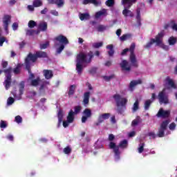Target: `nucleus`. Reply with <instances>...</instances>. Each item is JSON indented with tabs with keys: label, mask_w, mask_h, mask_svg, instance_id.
Instances as JSON below:
<instances>
[{
	"label": "nucleus",
	"mask_w": 177,
	"mask_h": 177,
	"mask_svg": "<svg viewBox=\"0 0 177 177\" xmlns=\"http://www.w3.org/2000/svg\"><path fill=\"white\" fill-rule=\"evenodd\" d=\"M95 57V55L93 54V51L90 50L87 54L85 53H80L76 57V71L79 75L82 74V71H84L83 63H86L89 64L92 63V59Z\"/></svg>",
	"instance_id": "1"
},
{
	"label": "nucleus",
	"mask_w": 177,
	"mask_h": 177,
	"mask_svg": "<svg viewBox=\"0 0 177 177\" xmlns=\"http://www.w3.org/2000/svg\"><path fill=\"white\" fill-rule=\"evenodd\" d=\"M118 107L117 112L118 114H123L124 110L127 109V103H128V99L122 97L120 94H115L113 95Z\"/></svg>",
	"instance_id": "2"
},
{
	"label": "nucleus",
	"mask_w": 177,
	"mask_h": 177,
	"mask_svg": "<svg viewBox=\"0 0 177 177\" xmlns=\"http://www.w3.org/2000/svg\"><path fill=\"white\" fill-rule=\"evenodd\" d=\"M127 147H128V140H123L120 141L118 145H117L114 142H110L109 144V149H111V150H113L115 157L118 160H120V156L121 154V152L120 151V147L121 149H127Z\"/></svg>",
	"instance_id": "3"
},
{
	"label": "nucleus",
	"mask_w": 177,
	"mask_h": 177,
	"mask_svg": "<svg viewBox=\"0 0 177 177\" xmlns=\"http://www.w3.org/2000/svg\"><path fill=\"white\" fill-rule=\"evenodd\" d=\"M135 43H132L129 48H124L122 51L121 55L125 56L128 52H130L129 60L133 67H136L137 68V67H139V64H138V60L136 59V55H135Z\"/></svg>",
	"instance_id": "4"
},
{
	"label": "nucleus",
	"mask_w": 177,
	"mask_h": 177,
	"mask_svg": "<svg viewBox=\"0 0 177 177\" xmlns=\"http://www.w3.org/2000/svg\"><path fill=\"white\" fill-rule=\"evenodd\" d=\"M165 35V31L164 30H161L160 32H159L155 37V39H151L150 41L148 42L145 47L146 48V49H149L151 48V46L153 45V44H156V46H160V45L162 44V41Z\"/></svg>",
	"instance_id": "5"
},
{
	"label": "nucleus",
	"mask_w": 177,
	"mask_h": 177,
	"mask_svg": "<svg viewBox=\"0 0 177 177\" xmlns=\"http://www.w3.org/2000/svg\"><path fill=\"white\" fill-rule=\"evenodd\" d=\"M137 1L138 0H122V5H123L124 6H125V5H127V7L124 8L122 11V15L124 17H128V16H129L130 17H133V12L128 9H130L133 3H136Z\"/></svg>",
	"instance_id": "6"
},
{
	"label": "nucleus",
	"mask_w": 177,
	"mask_h": 177,
	"mask_svg": "<svg viewBox=\"0 0 177 177\" xmlns=\"http://www.w3.org/2000/svg\"><path fill=\"white\" fill-rule=\"evenodd\" d=\"M13 68L12 67H9L7 69H4V74L6 76V79L4 80L5 88L6 91L10 88L12 85V71Z\"/></svg>",
	"instance_id": "7"
},
{
	"label": "nucleus",
	"mask_w": 177,
	"mask_h": 177,
	"mask_svg": "<svg viewBox=\"0 0 177 177\" xmlns=\"http://www.w3.org/2000/svg\"><path fill=\"white\" fill-rule=\"evenodd\" d=\"M169 124V120H165L161 122L159 128L158 129V138H164V136H165V131H167V128H168Z\"/></svg>",
	"instance_id": "8"
},
{
	"label": "nucleus",
	"mask_w": 177,
	"mask_h": 177,
	"mask_svg": "<svg viewBox=\"0 0 177 177\" xmlns=\"http://www.w3.org/2000/svg\"><path fill=\"white\" fill-rule=\"evenodd\" d=\"M158 99L159 100V103L160 104H169V100L168 99V95L165 93V91L162 90V91L159 92L158 95Z\"/></svg>",
	"instance_id": "9"
},
{
	"label": "nucleus",
	"mask_w": 177,
	"mask_h": 177,
	"mask_svg": "<svg viewBox=\"0 0 177 177\" xmlns=\"http://www.w3.org/2000/svg\"><path fill=\"white\" fill-rule=\"evenodd\" d=\"M37 60H38V58L37 57L36 53L35 54L29 53L27 57L25 59L26 67H30V62H31L32 63H35Z\"/></svg>",
	"instance_id": "10"
},
{
	"label": "nucleus",
	"mask_w": 177,
	"mask_h": 177,
	"mask_svg": "<svg viewBox=\"0 0 177 177\" xmlns=\"http://www.w3.org/2000/svg\"><path fill=\"white\" fill-rule=\"evenodd\" d=\"M169 115H171V111H164V109L162 108H160L156 114L158 118H169Z\"/></svg>",
	"instance_id": "11"
},
{
	"label": "nucleus",
	"mask_w": 177,
	"mask_h": 177,
	"mask_svg": "<svg viewBox=\"0 0 177 177\" xmlns=\"http://www.w3.org/2000/svg\"><path fill=\"white\" fill-rule=\"evenodd\" d=\"M83 116L82 117V122L85 124L88 118H91L92 117V111L90 109H85L83 111Z\"/></svg>",
	"instance_id": "12"
},
{
	"label": "nucleus",
	"mask_w": 177,
	"mask_h": 177,
	"mask_svg": "<svg viewBox=\"0 0 177 177\" xmlns=\"http://www.w3.org/2000/svg\"><path fill=\"white\" fill-rule=\"evenodd\" d=\"M12 20V17L9 15H5L3 17V26L4 27V30L8 31L9 30V23Z\"/></svg>",
	"instance_id": "13"
},
{
	"label": "nucleus",
	"mask_w": 177,
	"mask_h": 177,
	"mask_svg": "<svg viewBox=\"0 0 177 177\" xmlns=\"http://www.w3.org/2000/svg\"><path fill=\"white\" fill-rule=\"evenodd\" d=\"M111 115V114H110L109 113L100 115L98 117V119H97V122L95 123V125L97 127H99V125H100V124H102V122H104V120H109V118H110Z\"/></svg>",
	"instance_id": "14"
},
{
	"label": "nucleus",
	"mask_w": 177,
	"mask_h": 177,
	"mask_svg": "<svg viewBox=\"0 0 177 177\" xmlns=\"http://www.w3.org/2000/svg\"><path fill=\"white\" fill-rule=\"evenodd\" d=\"M55 41L59 42L61 45H68L69 44L68 39L63 35H59L55 38Z\"/></svg>",
	"instance_id": "15"
},
{
	"label": "nucleus",
	"mask_w": 177,
	"mask_h": 177,
	"mask_svg": "<svg viewBox=\"0 0 177 177\" xmlns=\"http://www.w3.org/2000/svg\"><path fill=\"white\" fill-rule=\"evenodd\" d=\"M120 67L122 71H131V66H129V62L126 59H124L122 63H120Z\"/></svg>",
	"instance_id": "16"
},
{
	"label": "nucleus",
	"mask_w": 177,
	"mask_h": 177,
	"mask_svg": "<svg viewBox=\"0 0 177 177\" xmlns=\"http://www.w3.org/2000/svg\"><path fill=\"white\" fill-rule=\"evenodd\" d=\"M142 84V80L139 79L138 80H132L131 81L129 85V88L130 91H133L135 89V86L138 85H140Z\"/></svg>",
	"instance_id": "17"
},
{
	"label": "nucleus",
	"mask_w": 177,
	"mask_h": 177,
	"mask_svg": "<svg viewBox=\"0 0 177 177\" xmlns=\"http://www.w3.org/2000/svg\"><path fill=\"white\" fill-rule=\"evenodd\" d=\"M43 74L46 80H50L53 78V71L52 70L44 69Z\"/></svg>",
	"instance_id": "18"
},
{
	"label": "nucleus",
	"mask_w": 177,
	"mask_h": 177,
	"mask_svg": "<svg viewBox=\"0 0 177 177\" xmlns=\"http://www.w3.org/2000/svg\"><path fill=\"white\" fill-rule=\"evenodd\" d=\"M35 53L37 59H48V53L45 51L38 50Z\"/></svg>",
	"instance_id": "19"
},
{
	"label": "nucleus",
	"mask_w": 177,
	"mask_h": 177,
	"mask_svg": "<svg viewBox=\"0 0 177 177\" xmlns=\"http://www.w3.org/2000/svg\"><path fill=\"white\" fill-rule=\"evenodd\" d=\"M91 97V92L87 91L84 93L83 96V104L86 106V104H89V99Z\"/></svg>",
	"instance_id": "20"
},
{
	"label": "nucleus",
	"mask_w": 177,
	"mask_h": 177,
	"mask_svg": "<svg viewBox=\"0 0 177 177\" xmlns=\"http://www.w3.org/2000/svg\"><path fill=\"white\" fill-rule=\"evenodd\" d=\"M50 83L46 80L43 81L41 84L40 85V87L39 88V91L40 92H43V91L44 92H45V89H48L47 85H50Z\"/></svg>",
	"instance_id": "21"
},
{
	"label": "nucleus",
	"mask_w": 177,
	"mask_h": 177,
	"mask_svg": "<svg viewBox=\"0 0 177 177\" xmlns=\"http://www.w3.org/2000/svg\"><path fill=\"white\" fill-rule=\"evenodd\" d=\"M74 115H75V113H74V111L71 109L67 116V121L69 123L73 122L74 121Z\"/></svg>",
	"instance_id": "22"
},
{
	"label": "nucleus",
	"mask_w": 177,
	"mask_h": 177,
	"mask_svg": "<svg viewBox=\"0 0 177 177\" xmlns=\"http://www.w3.org/2000/svg\"><path fill=\"white\" fill-rule=\"evenodd\" d=\"M82 3L83 5H88L89 3H93V5L97 6V5L100 4V1H97V0H83Z\"/></svg>",
	"instance_id": "23"
},
{
	"label": "nucleus",
	"mask_w": 177,
	"mask_h": 177,
	"mask_svg": "<svg viewBox=\"0 0 177 177\" xmlns=\"http://www.w3.org/2000/svg\"><path fill=\"white\" fill-rule=\"evenodd\" d=\"M24 86H26V82L21 81L19 84V96L24 93Z\"/></svg>",
	"instance_id": "24"
},
{
	"label": "nucleus",
	"mask_w": 177,
	"mask_h": 177,
	"mask_svg": "<svg viewBox=\"0 0 177 177\" xmlns=\"http://www.w3.org/2000/svg\"><path fill=\"white\" fill-rule=\"evenodd\" d=\"M39 31L45 32L48 30V23L42 22L39 24L38 27Z\"/></svg>",
	"instance_id": "25"
},
{
	"label": "nucleus",
	"mask_w": 177,
	"mask_h": 177,
	"mask_svg": "<svg viewBox=\"0 0 177 177\" xmlns=\"http://www.w3.org/2000/svg\"><path fill=\"white\" fill-rule=\"evenodd\" d=\"M106 49H109L108 51L109 56L113 57V56H114V46H113V44H109L106 46Z\"/></svg>",
	"instance_id": "26"
},
{
	"label": "nucleus",
	"mask_w": 177,
	"mask_h": 177,
	"mask_svg": "<svg viewBox=\"0 0 177 177\" xmlns=\"http://www.w3.org/2000/svg\"><path fill=\"white\" fill-rule=\"evenodd\" d=\"M21 64H17L16 67L13 69V73L15 75H19L21 73Z\"/></svg>",
	"instance_id": "27"
},
{
	"label": "nucleus",
	"mask_w": 177,
	"mask_h": 177,
	"mask_svg": "<svg viewBox=\"0 0 177 177\" xmlns=\"http://www.w3.org/2000/svg\"><path fill=\"white\" fill-rule=\"evenodd\" d=\"M39 82H41V78L37 77L36 79L32 80L30 85L32 86H38L39 85Z\"/></svg>",
	"instance_id": "28"
},
{
	"label": "nucleus",
	"mask_w": 177,
	"mask_h": 177,
	"mask_svg": "<svg viewBox=\"0 0 177 177\" xmlns=\"http://www.w3.org/2000/svg\"><path fill=\"white\" fill-rule=\"evenodd\" d=\"M131 38H132V35L128 33V34H124L122 35L120 37V41H122V42H124V41H127V39H131Z\"/></svg>",
	"instance_id": "29"
},
{
	"label": "nucleus",
	"mask_w": 177,
	"mask_h": 177,
	"mask_svg": "<svg viewBox=\"0 0 177 177\" xmlns=\"http://www.w3.org/2000/svg\"><path fill=\"white\" fill-rule=\"evenodd\" d=\"M107 13V10L106 9H102L100 11H98L95 13L96 19H99L101 16H104Z\"/></svg>",
	"instance_id": "30"
},
{
	"label": "nucleus",
	"mask_w": 177,
	"mask_h": 177,
	"mask_svg": "<svg viewBox=\"0 0 177 177\" xmlns=\"http://www.w3.org/2000/svg\"><path fill=\"white\" fill-rule=\"evenodd\" d=\"M166 81L168 82L169 86L174 88V89H176V85H175V82H174V80H172V79L169 78V77H167L166 78Z\"/></svg>",
	"instance_id": "31"
},
{
	"label": "nucleus",
	"mask_w": 177,
	"mask_h": 177,
	"mask_svg": "<svg viewBox=\"0 0 177 177\" xmlns=\"http://www.w3.org/2000/svg\"><path fill=\"white\" fill-rule=\"evenodd\" d=\"M58 117V127L63 122V111L59 110L57 114Z\"/></svg>",
	"instance_id": "32"
},
{
	"label": "nucleus",
	"mask_w": 177,
	"mask_h": 177,
	"mask_svg": "<svg viewBox=\"0 0 177 177\" xmlns=\"http://www.w3.org/2000/svg\"><path fill=\"white\" fill-rule=\"evenodd\" d=\"M89 17L88 13H81L80 15V19L82 21H84V20H89Z\"/></svg>",
	"instance_id": "33"
},
{
	"label": "nucleus",
	"mask_w": 177,
	"mask_h": 177,
	"mask_svg": "<svg viewBox=\"0 0 177 177\" xmlns=\"http://www.w3.org/2000/svg\"><path fill=\"white\" fill-rule=\"evenodd\" d=\"M75 85H71V86L69 87V91L68 92V96H73V95H74V93H75Z\"/></svg>",
	"instance_id": "34"
},
{
	"label": "nucleus",
	"mask_w": 177,
	"mask_h": 177,
	"mask_svg": "<svg viewBox=\"0 0 177 177\" xmlns=\"http://www.w3.org/2000/svg\"><path fill=\"white\" fill-rule=\"evenodd\" d=\"M138 110H139V100H136L134 102L132 108V113H136Z\"/></svg>",
	"instance_id": "35"
},
{
	"label": "nucleus",
	"mask_w": 177,
	"mask_h": 177,
	"mask_svg": "<svg viewBox=\"0 0 177 177\" xmlns=\"http://www.w3.org/2000/svg\"><path fill=\"white\" fill-rule=\"evenodd\" d=\"M105 5L106 6H108L109 8H113V6H114V5H115V1H114V0H107L105 2Z\"/></svg>",
	"instance_id": "36"
},
{
	"label": "nucleus",
	"mask_w": 177,
	"mask_h": 177,
	"mask_svg": "<svg viewBox=\"0 0 177 177\" xmlns=\"http://www.w3.org/2000/svg\"><path fill=\"white\" fill-rule=\"evenodd\" d=\"M54 5H57V8H62L64 6V0H55Z\"/></svg>",
	"instance_id": "37"
},
{
	"label": "nucleus",
	"mask_w": 177,
	"mask_h": 177,
	"mask_svg": "<svg viewBox=\"0 0 177 177\" xmlns=\"http://www.w3.org/2000/svg\"><path fill=\"white\" fill-rule=\"evenodd\" d=\"M168 42L170 46L175 45V44L177 42V39L176 37H170L169 38Z\"/></svg>",
	"instance_id": "38"
},
{
	"label": "nucleus",
	"mask_w": 177,
	"mask_h": 177,
	"mask_svg": "<svg viewBox=\"0 0 177 177\" xmlns=\"http://www.w3.org/2000/svg\"><path fill=\"white\" fill-rule=\"evenodd\" d=\"M169 26L172 28V30L177 31V24L175 22V20H171L169 22Z\"/></svg>",
	"instance_id": "39"
},
{
	"label": "nucleus",
	"mask_w": 177,
	"mask_h": 177,
	"mask_svg": "<svg viewBox=\"0 0 177 177\" xmlns=\"http://www.w3.org/2000/svg\"><path fill=\"white\" fill-rule=\"evenodd\" d=\"M151 103H153L151 100H148L145 101V110H149V109L150 108V106L151 105Z\"/></svg>",
	"instance_id": "40"
},
{
	"label": "nucleus",
	"mask_w": 177,
	"mask_h": 177,
	"mask_svg": "<svg viewBox=\"0 0 177 177\" xmlns=\"http://www.w3.org/2000/svg\"><path fill=\"white\" fill-rule=\"evenodd\" d=\"M33 6L35 8H39V6H42V1H41V0H35L33 1Z\"/></svg>",
	"instance_id": "41"
},
{
	"label": "nucleus",
	"mask_w": 177,
	"mask_h": 177,
	"mask_svg": "<svg viewBox=\"0 0 177 177\" xmlns=\"http://www.w3.org/2000/svg\"><path fill=\"white\" fill-rule=\"evenodd\" d=\"M145 150V142H140L139 144V147H138V153H143V151Z\"/></svg>",
	"instance_id": "42"
},
{
	"label": "nucleus",
	"mask_w": 177,
	"mask_h": 177,
	"mask_svg": "<svg viewBox=\"0 0 177 177\" xmlns=\"http://www.w3.org/2000/svg\"><path fill=\"white\" fill-rule=\"evenodd\" d=\"M28 26L29 28H34V27H37V22H35V21L30 20L29 21Z\"/></svg>",
	"instance_id": "43"
},
{
	"label": "nucleus",
	"mask_w": 177,
	"mask_h": 177,
	"mask_svg": "<svg viewBox=\"0 0 177 177\" xmlns=\"http://www.w3.org/2000/svg\"><path fill=\"white\" fill-rule=\"evenodd\" d=\"M101 46H103V42H97L93 44V48L97 49L98 48H101Z\"/></svg>",
	"instance_id": "44"
},
{
	"label": "nucleus",
	"mask_w": 177,
	"mask_h": 177,
	"mask_svg": "<svg viewBox=\"0 0 177 177\" xmlns=\"http://www.w3.org/2000/svg\"><path fill=\"white\" fill-rule=\"evenodd\" d=\"M36 30H26V35H28L29 37H31V35H34V34H35Z\"/></svg>",
	"instance_id": "45"
},
{
	"label": "nucleus",
	"mask_w": 177,
	"mask_h": 177,
	"mask_svg": "<svg viewBox=\"0 0 177 177\" xmlns=\"http://www.w3.org/2000/svg\"><path fill=\"white\" fill-rule=\"evenodd\" d=\"M97 71V68H91L89 71H88V73L89 74H91V75H95V74H96Z\"/></svg>",
	"instance_id": "46"
},
{
	"label": "nucleus",
	"mask_w": 177,
	"mask_h": 177,
	"mask_svg": "<svg viewBox=\"0 0 177 177\" xmlns=\"http://www.w3.org/2000/svg\"><path fill=\"white\" fill-rule=\"evenodd\" d=\"M8 127V124H6V121L1 120L0 122V128L5 129Z\"/></svg>",
	"instance_id": "47"
},
{
	"label": "nucleus",
	"mask_w": 177,
	"mask_h": 177,
	"mask_svg": "<svg viewBox=\"0 0 177 177\" xmlns=\"http://www.w3.org/2000/svg\"><path fill=\"white\" fill-rule=\"evenodd\" d=\"M82 109V107L81 106H75V114H78L79 113L81 112V110Z\"/></svg>",
	"instance_id": "48"
},
{
	"label": "nucleus",
	"mask_w": 177,
	"mask_h": 177,
	"mask_svg": "<svg viewBox=\"0 0 177 177\" xmlns=\"http://www.w3.org/2000/svg\"><path fill=\"white\" fill-rule=\"evenodd\" d=\"M64 50V44H61L58 48H57V53L60 54Z\"/></svg>",
	"instance_id": "49"
},
{
	"label": "nucleus",
	"mask_w": 177,
	"mask_h": 177,
	"mask_svg": "<svg viewBox=\"0 0 177 177\" xmlns=\"http://www.w3.org/2000/svg\"><path fill=\"white\" fill-rule=\"evenodd\" d=\"M49 46V41H46L44 44H40V49L42 50V49H46L48 46Z\"/></svg>",
	"instance_id": "50"
},
{
	"label": "nucleus",
	"mask_w": 177,
	"mask_h": 177,
	"mask_svg": "<svg viewBox=\"0 0 177 177\" xmlns=\"http://www.w3.org/2000/svg\"><path fill=\"white\" fill-rule=\"evenodd\" d=\"M97 30L100 32H102L104 31V30H106V26H104L103 25H100L97 26Z\"/></svg>",
	"instance_id": "51"
},
{
	"label": "nucleus",
	"mask_w": 177,
	"mask_h": 177,
	"mask_svg": "<svg viewBox=\"0 0 177 177\" xmlns=\"http://www.w3.org/2000/svg\"><path fill=\"white\" fill-rule=\"evenodd\" d=\"M103 78L105 81L109 82V81H110L111 80H113V78H114V75H111L110 76H103Z\"/></svg>",
	"instance_id": "52"
},
{
	"label": "nucleus",
	"mask_w": 177,
	"mask_h": 177,
	"mask_svg": "<svg viewBox=\"0 0 177 177\" xmlns=\"http://www.w3.org/2000/svg\"><path fill=\"white\" fill-rule=\"evenodd\" d=\"M159 46H160L162 48V49H164V50H169V46L162 44V41L159 45Z\"/></svg>",
	"instance_id": "53"
},
{
	"label": "nucleus",
	"mask_w": 177,
	"mask_h": 177,
	"mask_svg": "<svg viewBox=\"0 0 177 177\" xmlns=\"http://www.w3.org/2000/svg\"><path fill=\"white\" fill-rule=\"evenodd\" d=\"M64 154H70L71 153V149L70 147H66L64 149Z\"/></svg>",
	"instance_id": "54"
},
{
	"label": "nucleus",
	"mask_w": 177,
	"mask_h": 177,
	"mask_svg": "<svg viewBox=\"0 0 177 177\" xmlns=\"http://www.w3.org/2000/svg\"><path fill=\"white\" fill-rule=\"evenodd\" d=\"M15 121L17 124H21L23 122V118L20 115H17L15 117Z\"/></svg>",
	"instance_id": "55"
},
{
	"label": "nucleus",
	"mask_w": 177,
	"mask_h": 177,
	"mask_svg": "<svg viewBox=\"0 0 177 177\" xmlns=\"http://www.w3.org/2000/svg\"><path fill=\"white\" fill-rule=\"evenodd\" d=\"M169 128L170 131H175V128H176V124L175 122H172L169 124Z\"/></svg>",
	"instance_id": "56"
},
{
	"label": "nucleus",
	"mask_w": 177,
	"mask_h": 177,
	"mask_svg": "<svg viewBox=\"0 0 177 177\" xmlns=\"http://www.w3.org/2000/svg\"><path fill=\"white\" fill-rule=\"evenodd\" d=\"M147 136H149L151 139H156L157 136L154 132H149L147 133Z\"/></svg>",
	"instance_id": "57"
},
{
	"label": "nucleus",
	"mask_w": 177,
	"mask_h": 177,
	"mask_svg": "<svg viewBox=\"0 0 177 177\" xmlns=\"http://www.w3.org/2000/svg\"><path fill=\"white\" fill-rule=\"evenodd\" d=\"M139 124V120L135 119L131 122V127H136V125Z\"/></svg>",
	"instance_id": "58"
},
{
	"label": "nucleus",
	"mask_w": 177,
	"mask_h": 177,
	"mask_svg": "<svg viewBox=\"0 0 177 177\" xmlns=\"http://www.w3.org/2000/svg\"><path fill=\"white\" fill-rule=\"evenodd\" d=\"M7 103L8 104H13L15 103V98L12 97H8Z\"/></svg>",
	"instance_id": "59"
},
{
	"label": "nucleus",
	"mask_w": 177,
	"mask_h": 177,
	"mask_svg": "<svg viewBox=\"0 0 177 177\" xmlns=\"http://www.w3.org/2000/svg\"><path fill=\"white\" fill-rule=\"evenodd\" d=\"M12 28L14 31H16V30H17V28H19V24H17V22L13 23Z\"/></svg>",
	"instance_id": "60"
},
{
	"label": "nucleus",
	"mask_w": 177,
	"mask_h": 177,
	"mask_svg": "<svg viewBox=\"0 0 177 177\" xmlns=\"http://www.w3.org/2000/svg\"><path fill=\"white\" fill-rule=\"evenodd\" d=\"M109 142H113L115 139V136L113 134H109L108 138Z\"/></svg>",
	"instance_id": "61"
},
{
	"label": "nucleus",
	"mask_w": 177,
	"mask_h": 177,
	"mask_svg": "<svg viewBox=\"0 0 177 177\" xmlns=\"http://www.w3.org/2000/svg\"><path fill=\"white\" fill-rule=\"evenodd\" d=\"M5 41H6V38L3 37L0 38V46H3V43L5 42Z\"/></svg>",
	"instance_id": "62"
},
{
	"label": "nucleus",
	"mask_w": 177,
	"mask_h": 177,
	"mask_svg": "<svg viewBox=\"0 0 177 177\" xmlns=\"http://www.w3.org/2000/svg\"><path fill=\"white\" fill-rule=\"evenodd\" d=\"M1 66L3 68H6V67H8V61H3Z\"/></svg>",
	"instance_id": "63"
},
{
	"label": "nucleus",
	"mask_w": 177,
	"mask_h": 177,
	"mask_svg": "<svg viewBox=\"0 0 177 177\" xmlns=\"http://www.w3.org/2000/svg\"><path fill=\"white\" fill-rule=\"evenodd\" d=\"M111 124H115L117 122V120H115V115H113L111 118Z\"/></svg>",
	"instance_id": "64"
}]
</instances>
